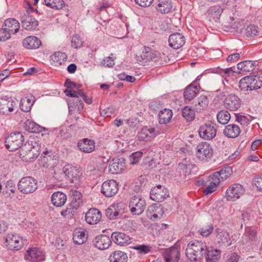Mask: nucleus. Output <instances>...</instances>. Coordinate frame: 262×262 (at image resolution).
<instances>
[{
  "instance_id": "obj_1",
  "label": "nucleus",
  "mask_w": 262,
  "mask_h": 262,
  "mask_svg": "<svg viewBox=\"0 0 262 262\" xmlns=\"http://www.w3.org/2000/svg\"><path fill=\"white\" fill-rule=\"evenodd\" d=\"M207 251V247L205 243L194 240L188 243L186 254L191 261H197L203 258Z\"/></svg>"
},
{
  "instance_id": "obj_2",
  "label": "nucleus",
  "mask_w": 262,
  "mask_h": 262,
  "mask_svg": "<svg viewBox=\"0 0 262 262\" xmlns=\"http://www.w3.org/2000/svg\"><path fill=\"white\" fill-rule=\"evenodd\" d=\"M24 141V137L21 133H12L6 138L5 146L10 151H15L21 147Z\"/></svg>"
},
{
  "instance_id": "obj_3",
  "label": "nucleus",
  "mask_w": 262,
  "mask_h": 262,
  "mask_svg": "<svg viewBox=\"0 0 262 262\" xmlns=\"http://www.w3.org/2000/svg\"><path fill=\"white\" fill-rule=\"evenodd\" d=\"M17 187L21 193L28 194L34 192L37 189V183L33 177H26L19 181Z\"/></svg>"
},
{
  "instance_id": "obj_4",
  "label": "nucleus",
  "mask_w": 262,
  "mask_h": 262,
  "mask_svg": "<svg viewBox=\"0 0 262 262\" xmlns=\"http://www.w3.org/2000/svg\"><path fill=\"white\" fill-rule=\"evenodd\" d=\"M196 157L200 161H208L213 156V148L206 142L199 143L196 147Z\"/></svg>"
},
{
  "instance_id": "obj_5",
  "label": "nucleus",
  "mask_w": 262,
  "mask_h": 262,
  "mask_svg": "<svg viewBox=\"0 0 262 262\" xmlns=\"http://www.w3.org/2000/svg\"><path fill=\"white\" fill-rule=\"evenodd\" d=\"M5 239L6 246L11 250L18 251L21 249L24 244L23 237L16 233H8Z\"/></svg>"
},
{
  "instance_id": "obj_6",
  "label": "nucleus",
  "mask_w": 262,
  "mask_h": 262,
  "mask_svg": "<svg viewBox=\"0 0 262 262\" xmlns=\"http://www.w3.org/2000/svg\"><path fill=\"white\" fill-rule=\"evenodd\" d=\"M245 193L243 186L238 183L231 185L226 190L225 198L228 201H236Z\"/></svg>"
},
{
  "instance_id": "obj_7",
  "label": "nucleus",
  "mask_w": 262,
  "mask_h": 262,
  "mask_svg": "<svg viewBox=\"0 0 262 262\" xmlns=\"http://www.w3.org/2000/svg\"><path fill=\"white\" fill-rule=\"evenodd\" d=\"M215 124L212 122L202 125L199 129L200 137L206 140L213 139L216 135L217 129Z\"/></svg>"
},
{
  "instance_id": "obj_8",
  "label": "nucleus",
  "mask_w": 262,
  "mask_h": 262,
  "mask_svg": "<svg viewBox=\"0 0 262 262\" xmlns=\"http://www.w3.org/2000/svg\"><path fill=\"white\" fill-rule=\"evenodd\" d=\"M146 202L140 196L132 197L129 203L131 213L134 215H140L145 210Z\"/></svg>"
},
{
  "instance_id": "obj_9",
  "label": "nucleus",
  "mask_w": 262,
  "mask_h": 262,
  "mask_svg": "<svg viewBox=\"0 0 262 262\" xmlns=\"http://www.w3.org/2000/svg\"><path fill=\"white\" fill-rule=\"evenodd\" d=\"M45 253L41 249L33 247L29 248L26 252L25 258L31 262H40L45 260Z\"/></svg>"
},
{
  "instance_id": "obj_10",
  "label": "nucleus",
  "mask_w": 262,
  "mask_h": 262,
  "mask_svg": "<svg viewBox=\"0 0 262 262\" xmlns=\"http://www.w3.org/2000/svg\"><path fill=\"white\" fill-rule=\"evenodd\" d=\"M119 189L117 182L113 180L103 182L101 186V191L106 197L110 198L115 195Z\"/></svg>"
},
{
  "instance_id": "obj_11",
  "label": "nucleus",
  "mask_w": 262,
  "mask_h": 262,
  "mask_svg": "<svg viewBox=\"0 0 262 262\" xmlns=\"http://www.w3.org/2000/svg\"><path fill=\"white\" fill-rule=\"evenodd\" d=\"M168 196L167 189L161 185L152 187L150 192V198L158 202L163 201Z\"/></svg>"
},
{
  "instance_id": "obj_12",
  "label": "nucleus",
  "mask_w": 262,
  "mask_h": 262,
  "mask_svg": "<svg viewBox=\"0 0 262 262\" xmlns=\"http://www.w3.org/2000/svg\"><path fill=\"white\" fill-rule=\"evenodd\" d=\"M224 105L230 111H237L241 105V99L234 94L228 95L224 99Z\"/></svg>"
},
{
  "instance_id": "obj_13",
  "label": "nucleus",
  "mask_w": 262,
  "mask_h": 262,
  "mask_svg": "<svg viewBox=\"0 0 262 262\" xmlns=\"http://www.w3.org/2000/svg\"><path fill=\"white\" fill-rule=\"evenodd\" d=\"M63 172L71 183H77L80 177L78 168L71 165H67L63 168Z\"/></svg>"
},
{
  "instance_id": "obj_14",
  "label": "nucleus",
  "mask_w": 262,
  "mask_h": 262,
  "mask_svg": "<svg viewBox=\"0 0 262 262\" xmlns=\"http://www.w3.org/2000/svg\"><path fill=\"white\" fill-rule=\"evenodd\" d=\"M141 57L143 60L147 61L155 60V62L162 63L161 54L148 47H145L142 54Z\"/></svg>"
},
{
  "instance_id": "obj_15",
  "label": "nucleus",
  "mask_w": 262,
  "mask_h": 262,
  "mask_svg": "<svg viewBox=\"0 0 262 262\" xmlns=\"http://www.w3.org/2000/svg\"><path fill=\"white\" fill-rule=\"evenodd\" d=\"M20 21L23 28L27 31H34L36 29L38 25L37 19L28 14L22 16Z\"/></svg>"
},
{
  "instance_id": "obj_16",
  "label": "nucleus",
  "mask_w": 262,
  "mask_h": 262,
  "mask_svg": "<svg viewBox=\"0 0 262 262\" xmlns=\"http://www.w3.org/2000/svg\"><path fill=\"white\" fill-rule=\"evenodd\" d=\"M180 256V251L175 247L166 249L163 253V257L165 262H178Z\"/></svg>"
},
{
  "instance_id": "obj_17",
  "label": "nucleus",
  "mask_w": 262,
  "mask_h": 262,
  "mask_svg": "<svg viewBox=\"0 0 262 262\" xmlns=\"http://www.w3.org/2000/svg\"><path fill=\"white\" fill-rule=\"evenodd\" d=\"M102 217L101 212L97 209L91 208L88 210L85 215L86 222L90 225L99 223Z\"/></svg>"
},
{
  "instance_id": "obj_18",
  "label": "nucleus",
  "mask_w": 262,
  "mask_h": 262,
  "mask_svg": "<svg viewBox=\"0 0 262 262\" xmlns=\"http://www.w3.org/2000/svg\"><path fill=\"white\" fill-rule=\"evenodd\" d=\"M168 42L171 48L178 49L184 45L185 42V37L180 33H173L169 36Z\"/></svg>"
},
{
  "instance_id": "obj_19",
  "label": "nucleus",
  "mask_w": 262,
  "mask_h": 262,
  "mask_svg": "<svg viewBox=\"0 0 262 262\" xmlns=\"http://www.w3.org/2000/svg\"><path fill=\"white\" fill-rule=\"evenodd\" d=\"M112 241L110 238L105 235H101L96 236L94 241V246L100 250L107 249L111 245Z\"/></svg>"
},
{
  "instance_id": "obj_20",
  "label": "nucleus",
  "mask_w": 262,
  "mask_h": 262,
  "mask_svg": "<svg viewBox=\"0 0 262 262\" xmlns=\"http://www.w3.org/2000/svg\"><path fill=\"white\" fill-rule=\"evenodd\" d=\"M112 241L118 245L124 246L130 243V238L125 233L114 232L111 235Z\"/></svg>"
},
{
  "instance_id": "obj_21",
  "label": "nucleus",
  "mask_w": 262,
  "mask_h": 262,
  "mask_svg": "<svg viewBox=\"0 0 262 262\" xmlns=\"http://www.w3.org/2000/svg\"><path fill=\"white\" fill-rule=\"evenodd\" d=\"M14 101L8 97L0 98V114H9L14 110Z\"/></svg>"
},
{
  "instance_id": "obj_22",
  "label": "nucleus",
  "mask_w": 262,
  "mask_h": 262,
  "mask_svg": "<svg viewBox=\"0 0 262 262\" xmlns=\"http://www.w3.org/2000/svg\"><path fill=\"white\" fill-rule=\"evenodd\" d=\"M3 27H5L12 35L16 34L19 31L20 24L16 19L10 18L5 20L3 24Z\"/></svg>"
},
{
  "instance_id": "obj_23",
  "label": "nucleus",
  "mask_w": 262,
  "mask_h": 262,
  "mask_svg": "<svg viewBox=\"0 0 262 262\" xmlns=\"http://www.w3.org/2000/svg\"><path fill=\"white\" fill-rule=\"evenodd\" d=\"M79 149L85 153H90L95 149V142L87 138L80 141L77 144Z\"/></svg>"
},
{
  "instance_id": "obj_24",
  "label": "nucleus",
  "mask_w": 262,
  "mask_h": 262,
  "mask_svg": "<svg viewBox=\"0 0 262 262\" xmlns=\"http://www.w3.org/2000/svg\"><path fill=\"white\" fill-rule=\"evenodd\" d=\"M241 133L239 127L234 124H230L225 126L223 130V134L225 136L229 138H235L237 137Z\"/></svg>"
},
{
  "instance_id": "obj_25",
  "label": "nucleus",
  "mask_w": 262,
  "mask_h": 262,
  "mask_svg": "<svg viewBox=\"0 0 262 262\" xmlns=\"http://www.w3.org/2000/svg\"><path fill=\"white\" fill-rule=\"evenodd\" d=\"M23 44L26 49H34L38 48L40 46L41 42L37 37L30 36L24 39Z\"/></svg>"
},
{
  "instance_id": "obj_26",
  "label": "nucleus",
  "mask_w": 262,
  "mask_h": 262,
  "mask_svg": "<svg viewBox=\"0 0 262 262\" xmlns=\"http://www.w3.org/2000/svg\"><path fill=\"white\" fill-rule=\"evenodd\" d=\"M124 159H114L109 164V169L113 173L121 172L125 167Z\"/></svg>"
},
{
  "instance_id": "obj_27",
  "label": "nucleus",
  "mask_w": 262,
  "mask_h": 262,
  "mask_svg": "<svg viewBox=\"0 0 262 262\" xmlns=\"http://www.w3.org/2000/svg\"><path fill=\"white\" fill-rule=\"evenodd\" d=\"M67 200V195L60 191H57L53 193L51 197V202L54 206L61 207Z\"/></svg>"
},
{
  "instance_id": "obj_28",
  "label": "nucleus",
  "mask_w": 262,
  "mask_h": 262,
  "mask_svg": "<svg viewBox=\"0 0 262 262\" xmlns=\"http://www.w3.org/2000/svg\"><path fill=\"white\" fill-rule=\"evenodd\" d=\"M216 235V241L219 245L228 244V245L231 244L230 241V235L229 233L224 230L217 228L215 230Z\"/></svg>"
},
{
  "instance_id": "obj_29",
  "label": "nucleus",
  "mask_w": 262,
  "mask_h": 262,
  "mask_svg": "<svg viewBox=\"0 0 262 262\" xmlns=\"http://www.w3.org/2000/svg\"><path fill=\"white\" fill-rule=\"evenodd\" d=\"M200 86L197 85L191 84L189 85L185 89L184 92V97L185 99L189 101L191 100L196 96L199 93Z\"/></svg>"
},
{
  "instance_id": "obj_30",
  "label": "nucleus",
  "mask_w": 262,
  "mask_h": 262,
  "mask_svg": "<svg viewBox=\"0 0 262 262\" xmlns=\"http://www.w3.org/2000/svg\"><path fill=\"white\" fill-rule=\"evenodd\" d=\"M172 8V2L170 0H158L156 8L161 13L167 14L171 11Z\"/></svg>"
},
{
  "instance_id": "obj_31",
  "label": "nucleus",
  "mask_w": 262,
  "mask_h": 262,
  "mask_svg": "<svg viewBox=\"0 0 262 262\" xmlns=\"http://www.w3.org/2000/svg\"><path fill=\"white\" fill-rule=\"evenodd\" d=\"M33 96H27L21 99L20 102L21 110L24 112H30L35 102Z\"/></svg>"
},
{
  "instance_id": "obj_32",
  "label": "nucleus",
  "mask_w": 262,
  "mask_h": 262,
  "mask_svg": "<svg viewBox=\"0 0 262 262\" xmlns=\"http://www.w3.org/2000/svg\"><path fill=\"white\" fill-rule=\"evenodd\" d=\"M87 238L85 230L83 229H76L73 233V241L77 245H81L86 241Z\"/></svg>"
},
{
  "instance_id": "obj_33",
  "label": "nucleus",
  "mask_w": 262,
  "mask_h": 262,
  "mask_svg": "<svg viewBox=\"0 0 262 262\" xmlns=\"http://www.w3.org/2000/svg\"><path fill=\"white\" fill-rule=\"evenodd\" d=\"M208 98L205 95H201L194 101V106L198 112L206 109L208 106Z\"/></svg>"
},
{
  "instance_id": "obj_34",
  "label": "nucleus",
  "mask_w": 262,
  "mask_h": 262,
  "mask_svg": "<svg viewBox=\"0 0 262 262\" xmlns=\"http://www.w3.org/2000/svg\"><path fill=\"white\" fill-rule=\"evenodd\" d=\"M25 129L28 132L34 133H39L45 130V128L41 126L33 121L27 120L25 122Z\"/></svg>"
},
{
  "instance_id": "obj_35",
  "label": "nucleus",
  "mask_w": 262,
  "mask_h": 262,
  "mask_svg": "<svg viewBox=\"0 0 262 262\" xmlns=\"http://www.w3.org/2000/svg\"><path fill=\"white\" fill-rule=\"evenodd\" d=\"M110 262H127V255L121 251H115L110 256Z\"/></svg>"
},
{
  "instance_id": "obj_36",
  "label": "nucleus",
  "mask_w": 262,
  "mask_h": 262,
  "mask_svg": "<svg viewBox=\"0 0 262 262\" xmlns=\"http://www.w3.org/2000/svg\"><path fill=\"white\" fill-rule=\"evenodd\" d=\"M159 122L160 124H166L168 123L172 117L171 110L165 108L160 111L158 115Z\"/></svg>"
},
{
  "instance_id": "obj_37",
  "label": "nucleus",
  "mask_w": 262,
  "mask_h": 262,
  "mask_svg": "<svg viewBox=\"0 0 262 262\" xmlns=\"http://www.w3.org/2000/svg\"><path fill=\"white\" fill-rule=\"evenodd\" d=\"M69 114L72 115L75 113L80 114L83 110V103L81 100L73 101L68 103Z\"/></svg>"
},
{
  "instance_id": "obj_38",
  "label": "nucleus",
  "mask_w": 262,
  "mask_h": 262,
  "mask_svg": "<svg viewBox=\"0 0 262 262\" xmlns=\"http://www.w3.org/2000/svg\"><path fill=\"white\" fill-rule=\"evenodd\" d=\"M119 204H113L110 206L106 210V216L110 220L117 219L120 213L119 209Z\"/></svg>"
},
{
  "instance_id": "obj_39",
  "label": "nucleus",
  "mask_w": 262,
  "mask_h": 262,
  "mask_svg": "<svg viewBox=\"0 0 262 262\" xmlns=\"http://www.w3.org/2000/svg\"><path fill=\"white\" fill-rule=\"evenodd\" d=\"M206 258L207 262H217L221 256V251L217 249L211 250L207 248L206 253Z\"/></svg>"
},
{
  "instance_id": "obj_40",
  "label": "nucleus",
  "mask_w": 262,
  "mask_h": 262,
  "mask_svg": "<svg viewBox=\"0 0 262 262\" xmlns=\"http://www.w3.org/2000/svg\"><path fill=\"white\" fill-rule=\"evenodd\" d=\"M255 63L251 60H245L238 63L237 65L238 70L242 72H251L254 69Z\"/></svg>"
},
{
  "instance_id": "obj_41",
  "label": "nucleus",
  "mask_w": 262,
  "mask_h": 262,
  "mask_svg": "<svg viewBox=\"0 0 262 262\" xmlns=\"http://www.w3.org/2000/svg\"><path fill=\"white\" fill-rule=\"evenodd\" d=\"M252 78H253L252 76H246L241 79V80L239 82V87L240 88L241 90H252V87H251V85H252Z\"/></svg>"
},
{
  "instance_id": "obj_42",
  "label": "nucleus",
  "mask_w": 262,
  "mask_h": 262,
  "mask_svg": "<svg viewBox=\"0 0 262 262\" xmlns=\"http://www.w3.org/2000/svg\"><path fill=\"white\" fill-rule=\"evenodd\" d=\"M217 121L222 124L228 123L231 118L230 113L226 110H222L219 112L216 116Z\"/></svg>"
},
{
  "instance_id": "obj_43",
  "label": "nucleus",
  "mask_w": 262,
  "mask_h": 262,
  "mask_svg": "<svg viewBox=\"0 0 262 262\" xmlns=\"http://www.w3.org/2000/svg\"><path fill=\"white\" fill-rule=\"evenodd\" d=\"M225 26L229 29H233L241 30L242 25L234 18L231 17L226 18L225 21Z\"/></svg>"
},
{
  "instance_id": "obj_44",
  "label": "nucleus",
  "mask_w": 262,
  "mask_h": 262,
  "mask_svg": "<svg viewBox=\"0 0 262 262\" xmlns=\"http://www.w3.org/2000/svg\"><path fill=\"white\" fill-rule=\"evenodd\" d=\"M45 5L56 10L62 9L64 6L63 0H44Z\"/></svg>"
},
{
  "instance_id": "obj_45",
  "label": "nucleus",
  "mask_w": 262,
  "mask_h": 262,
  "mask_svg": "<svg viewBox=\"0 0 262 262\" xmlns=\"http://www.w3.org/2000/svg\"><path fill=\"white\" fill-rule=\"evenodd\" d=\"M182 115L187 121H191L195 118V112L189 106H185L182 110Z\"/></svg>"
},
{
  "instance_id": "obj_46",
  "label": "nucleus",
  "mask_w": 262,
  "mask_h": 262,
  "mask_svg": "<svg viewBox=\"0 0 262 262\" xmlns=\"http://www.w3.org/2000/svg\"><path fill=\"white\" fill-rule=\"evenodd\" d=\"M81 193L78 192H75L73 194L72 200L71 203V206L73 209H77L82 204Z\"/></svg>"
},
{
  "instance_id": "obj_47",
  "label": "nucleus",
  "mask_w": 262,
  "mask_h": 262,
  "mask_svg": "<svg viewBox=\"0 0 262 262\" xmlns=\"http://www.w3.org/2000/svg\"><path fill=\"white\" fill-rule=\"evenodd\" d=\"M64 93L67 96H70L75 98L74 101H78L80 100L79 97L83 96V91L82 90H78L77 91L72 90H66Z\"/></svg>"
},
{
  "instance_id": "obj_48",
  "label": "nucleus",
  "mask_w": 262,
  "mask_h": 262,
  "mask_svg": "<svg viewBox=\"0 0 262 262\" xmlns=\"http://www.w3.org/2000/svg\"><path fill=\"white\" fill-rule=\"evenodd\" d=\"M256 237V231L251 227H247L245 229L243 238L249 241H254Z\"/></svg>"
},
{
  "instance_id": "obj_49",
  "label": "nucleus",
  "mask_w": 262,
  "mask_h": 262,
  "mask_svg": "<svg viewBox=\"0 0 262 262\" xmlns=\"http://www.w3.org/2000/svg\"><path fill=\"white\" fill-rule=\"evenodd\" d=\"M51 58L54 62L59 64H61L66 60L67 58V55L64 53L57 52H55L53 55H52Z\"/></svg>"
},
{
  "instance_id": "obj_50",
  "label": "nucleus",
  "mask_w": 262,
  "mask_h": 262,
  "mask_svg": "<svg viewBox=\"0 0 262 262\" xmlns=\"http://www.w3.org/2000/svg\"><path fill=\"white\" fill-rule=\"evenodd\" d=\"M214 228L212 224L208 225L199 229V233L204 237L208 236L213 231Z\"/></svg>"
},
{
  "instance_id": "obj_51",
  "label": "nucleus",
  "mask_w": 262,
  "mask_h": 262,
  "mask_svg": "<svg viewBox=\"0 0 262 262\" xmlns=\"http://www.w3.org/2000/svg\"><path fill=\"white\" fill-rule=\"evenodd\" d=\"M252 78L251 79V87H252V90H257L262 87V77H260L257 76H252Z\"/></svg>"
},
{
  "instance_id": "obj_52",
  "label": "nucleus",
  "mask_w": 262,
  "mask_h": 262,
  "mask_svg": "<svg viewBox=\"0 0 262 262\" xmlns=\"http://www.w3.org/2000/svg\"><path fill=\"white\" fill-rule=\"evenodd\" d=\"M142 155L143 153L140 151H138L132 153L129 158L130 164L132 165H134L138 163L142 157Z\"/></svg>"
},
{
  "instance_id": "obj_53",
  "label": "nucleus",
  "mask_w": 262,
  "mask_h": 262,
  "mask_svg": "<svg viewBox=\"0 0 262 262\" xmlns=\"http://www.w3.org/2000/svg\"><path fill=\"white\" fill-rule=\"evenodd\" d=\"M220 175L221 177L222 180L226 179L228 178L232 173V168L230 166H226L222 168L219 171Z\"/></svg>"
},
{
  "instance_id": "obj_54",
  "label": "nucleus",
  "mask_w": 262,
  "mask_h": 262,
  "mask_svg": "<svg viewBox=\"0 0 262 262\" xmlns=\"http://www.w3.org/2000/svg\"><path fill=\"white\" fill-rule=\"evenodd\" d=\"M83 41L80 37L77 35H74L72 38V46L76 49L80 48L82 47Z\"/></svg>"
},
{
  "instance_id": "obj_55",
  "label": "nucleus",
  "mask_w": 262,
  "mask_h": 262,
  "mask_svg": "<svg viewBox=\"0 0 262 262\" xmlns=\"http://www.w3.org/2000/svg\"><path fill=\"white\" fill-rule=\"evenodd\" d=\"M246 30V35L250 37H254L257 35L258 32V27L253 25L248 26Z\"/></svg>"
},
{
  "instance_id": "obj_56",
  "label": "nucleus",
  "mask_w": 262,
  "mask_h": 262,
  "mask_svg": "<svg viewBox=\"0 0 262 262\" xmlns=\"http://www.w3.org/2000/svg\"><path fill=\"white\" fill-rule=\"evenodd\" d=\"M10 32L4 27L0 28V41H5L11 38Z\"/></svg>"
},
{
  "instance_id": "obj_57",
  "label": "nucleus",
  "mask_w": 262,
  "mask_h": 262,
  "mask_svg": "<svg viewBox=\"0 0 262 262\" xmlns=\"http://www.w3.org/2000/svg\"><path fill=\"white\" fill-rule=\"evenodd\" d=\"M191 165L188 163V161L186 159H184L183 162L179 163L178 169L180 170H183L184 173L190 172Z\"/></svg>"
},
{
  "instance_id": "obj_58",
  "label": "nucleus",
  "mask_w": 262,
  "mask_h": 262,
  "mask_svg": "<svg viewBox=\"0 0 262 262\" xmlns=\"http://www.w3.org/2000/svg\"><path fill=\"white\" fill-rule=\"evenodd\" d=\"M223 11V9L220 5H215L210 7L209 9V12L211 14H214L216 17H219Z\"/></svg>"
},
{
  "instance_id": "obj_59",
  "label": "nucleus",
  "mask_w": 262,
  "mask_h": 262,
  "mask_svg": "<svg viewBox=\"0 0 262 262\" xmlns=\"http://www.w3.org/2000/svg\"><path fill=\"white\" fill-rule=\"evenodd\" d=\"M22 145L23 146H21V149L20 151V155H27L28 152L31 153V151L32 150V148L29 140Z\"/></svg>"
},
{
  "instance_id": "obj_60",
  "label": "nucleus",
  "mask_w": 262,
  "mask_h": 262,
  "mask_svg": "<svg viewBox=\"0 0 262 262\" xmlns=\"http://www.w3.org/2000/svg\"><path fill=\"white\" fill-rule=\"evenodd\" d=\"M138 138L139 141H148L151 139L147 133H146V130H145L144 128H142L141 132L138 134Z\"/></svg>"
},
{
  "instance_id": "obj_61",
  "label": "nucleus",
  "mask_w": 262,
  "mask_h": 262,
  "mask_svg": "<svg viewBox=\"0 0 262 262\" xmlns=\"http://www.w3.org/2000/svg\"><path fill=\"white\" fill-rule=\"evenodd\" d=\"M29 141L31 144V146H32V149H34L36 151H38L40 149L41 146L40 144L38 143L39 140L37 138H30Z\"/></svg>"
},
{
  "instance_id": "obj_62",
  "label": "nucleus",
  "mask_w": 262,
  "mask_h": 262,
  "mask_svg": "<svg viewBox=\"0 0 262 262\" xmlns=\"http://www.w3.org/2000/svg\"><path fill=\"white\" fill-rule=\"evenodd\" d=\"M221 177L220 173L215 172L210 177L211 183L213 184L214 185L217 186L221 182Z\"/></svg>"
},
{
  "instance_id": "obj_63",
  "label": "nucleus",
  "mask_w": 262,
  "mask_h": 262,
  "mask_svg": "<svg viewBox=\"0 0 262 262\" xmlns=\"http://www.w3.org/2000/svg\"><path fill=\"white\" fill-rule=\"evenodd\" d=\"M150 247L144 245H138L134 247V249L139 251L140 253L146 254L150 251Z\"/></svg>"
},
{
  "instance_id": "obj_64",
  "label": "nucleus",
  "mask_w": 262,
  "mask_h": 262,
  "mask_svg": "<svg viewBox=\"0 0 262 262\" xmlns=\"http://www.w3.org/2000/svg\"><path fill=\"white\" fill-rule=\"evenodd\" d=\"M102 64L105 67H113L115 65L114 59L112 57H107L102 61Z\"/></svg>"
}]
</instances>
